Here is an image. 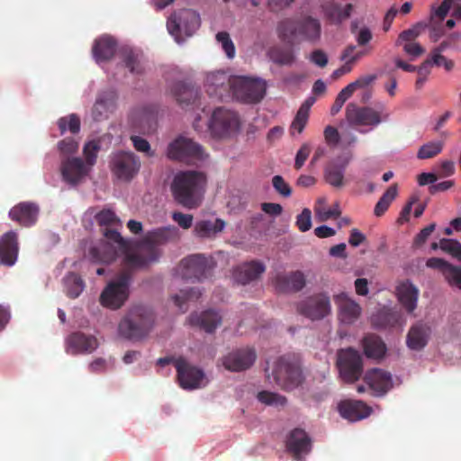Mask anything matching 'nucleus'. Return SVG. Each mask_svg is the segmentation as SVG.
I'll return each mask as SVG.
<instances>
[{
  "instance_id": "obj_39",
  "label": "nucleus",
  "mask_w": 461,
  "mask_h": 461,
  "mask_svg": "<svg viewBox=\"0 0 461 461\" xmlns=\"http://www.w3.org/2000/svg\"><path fill=\"white\" fill-rule=\"evenodd\" d=\"M429 329L418 323L413 325L407 334V346L412 350H420L428 343Z\"/></svg>"
},
{
  "instance_id": "obj_36",
  "label": "nucleus",
  "mask_w": 461,
  "mask_h": 461,
  "mask_svg": "<svg viewBox=\"0 0 461 461\" xmlns=\"http://www.w3.org/2000/svg\"><path fill=\"white\" fill-rule=\"evenodd\" d=\"M321 26L318 19L307 16L299 21V39L312 43L317 42L321 38Z\"/></svg>"
},
{
  "instance_id": "obj_31",
  "label": "nucleus",
  "mask_w": 461,
  "mask_h": 461,
  "mask_svg": "<svg viewBox=\"0 0 461 461\" xmlns=\"http://www.w3.org/2000/svg\"><path fill=\"white\" fill-rule=\"evenodd\" d=\"M305 285V276L302 271L280 274L276 277V288L280 292H299Z\"/></svg>"
},
{
  "instance_id": "obj_56",
  "label": "nucleus",
  "mask_w": 461,
  "mask_h": 461,
  "mask_svg": "<svg viewBox=\"0 0 461 461\" xmlns=\"http://www.w3.org/2000/svg\"><path fill=\"white\" fill-rule=\"evenodd\" d=\"M296 226L302 232H305L312 228V212L308 208H304L296 217Z\"/></svg>"
},
{
  "instance_id": "obj_55",
  "label": "nucleus",
  "mask_w": 461,
  "mask_h": 461,
  "mask_svg": "<svg viewBox=\"0 0 461 461\" xmlns=\"http://www.w3.org/2000/svg\"><path fill=\"white\" fill-rule=\"evenodd\" d=\"M133 147L137 151L143 152L147 157L152 158L155 156V151L151 149L149 141L140 136H131Z\"/></svg>"
},
{
  "instance_id": "obj_48",
  "label": "nucleus",
  "mask_w": 461,
  "mask_h": 461,
  "mask_svg": "<svg viewBox=\"0 0 461 461\" xmlns=\"http://www.w3.org/2000/svg\"><path fill=\"white\" fill-rule=\"evenodd\" d=\"M443 141H430L422 145L418 153L417 158L420 159H428L436 157L443 149Z\"/></svg>"
},
{
  "instance_id": "obj_22",
  "label": "nucleus",
  "mask_w": 461,
  "mask_h": 461,
  "mask_svg": "<svg viewBox=\"0 0 461 461\" xmlns=\"http://www.w3.org/2000/svg\"><path fill=\"white\" fill-rule=\"evenodd\" d=\"M333 299L339 308V319L341 322L352 324L361 315L360 305L350 299L346 293L335 294Z\"/></svg>"
},
{
  "instance_id": "obj_49",
  "label": "nucleus",
  "mask_w": 461,
  "mask_h": 461,
  "mask_svg": "<svg viewBox=\"0 0 461 461\" xmlns=\"http://www.w3.org/2000/svg\"><path fill=\"white\" fill-rule=\"evenodd\" d=\"M202 293L200 290L196 288H190L188 290H181L179 294H175L172 299L174 300L175 304L183 312L185 311L184 309V305L187 301H194L197 300L201 296Z\"/></svg>"
},
{
  "instance_id": "obj_64",
  "label": "nucleus",
  "mask_w": 461,
  "mask_h": 461,
  "mask_svg": "<svg viewBox=\"0 0 461 461\" xmlns=\"http://www.w3.org/2000/svg\"><path fill=\"white\" fill-rule=\"evenodd\" d=\"M436 224L431 223L427 227L423 228L415 237L414 244L416 246H421L426 242L430 234L435 230Z\"/></svg>"
},
{
  "instance_id": "obj_57",
  "label": "nucleus",
  "mask_w": 461,
  "mask_h": 461,
  "mask_svg": "<svg viewBox=\"0 0 461 461\" xmlns=\"http://www.w3.org/2000/svg\"><path fill=\"white\" fill-rule=\"evenodd\" d=\"M431 65V60L426 59L419 68H417L416 71L418 72V78L415 83L417 89H420L423 86L427 80V77L430 73Z\"/></svg>"
},
{
  "instance_id": "obj_45",
  "label": "nucleus",
  "mask_w": 461,
  "mask_h": 461,
  "mask_svg": "<svg viewBox=\"0 0 461 461\" xmlns=\"http://www.w3.org/2000/svg\"><path fill=\"white\" fill-rule=\"evenodd\" d=\"M57 124L61 135L68 131L72 134H77L80 131L81 122L80 118L76 113H71L67 116L60 117L58 120Z\"/></svg>"
},
{
  "instance_id": "obj_1",
  "label": "nucleus",
  "mask_w": 461,
  "mask_h": 461,
  "mask_svg": "<svg viewBox=\"0 0 461 461\" xmlns=\"http://www.w3.org/2000/svg\"><path fill=\"white\" fill-rule=\"evenodd\" d=\"M105 235L119 243L121 255L122 256V268L116 279L111 281L102 292L100 303L104 307L117 310L129 298L130 285L134 271L145 267L146 262L140 255L131 251V243L117 232L107 231Z\"/></svg>"
},
{
  "instance_id": "obj_2",
  "label": "nucleus",
  "mask_w": 461,
  "mask_h": 461,
  "mask_svg": "<svg viewBox=\"0 0 461 461\" xmlns=\"http://www.w3.org/2000/svg\"><path fill=\"white\" fill-rule=\"evenodd\" d=\"M207 178L204 173L195 170L180 171L171 184L176 202L187 209L197 208L203 199Z\"/></svg>"
},
{
  "instance_id": "obj_11",
  "label": "nucleus",
  "mask_w": 461,
  "mask_h": 461,
  "mask_svg": "<svg viewBox=\"0 0 461 461\" xmlns=\"http://www.w3.org/2000/svg\"><path fill=\"white\" fill-rule=\"evenodd\" d=\"M240 128V119L236 113L221 107L216 108L209 121L211 133L216 138H225L235 134Z\"/></svg>"
},
{
  "instance_id": "obj_18",
  "label": "nucleus",
  "mask_w": 461,
  "mask_h": 461,
  "mask_svg": "<svg viewBox=\"0 0 461 461\" xmlns=\"http://www.w3.org/2000/svg\"><path fill=\"white\" fill-rule=\"evenodd\" d=\"M91 168L80 158H66L61 160L60 172L63 180L70 185L81 183L90 173Z\"/></svg>"
},
{
  "instance_id": "obj_38",
  "label": "nucleus",
  "mask_w": 461,
  "mask_h": 461,
  "mask_svg": "<svg viewBox=\"0 0 461 461\" xmlns=\"http://www.w3.org/2000/svg\"><path fill=\"white\" fill-rule=\"evenodd\" d=\"M364 353L368 358H383L386 352V346L382 339L376 335L369 334L362 340Z\"/></svg>"
},
{
  "instance_id": "obj_41",
  "label": "nucleus",
  "mask_w": 461,
  "mask_h": 461,
  "mask_svg": "<svg viewBox=\"0 0 461 461\" xmlns=\"http://www.w3.org/2000/svg\"><path fill=\"white\" fill-rule=\"evenodd\" d=\"M125 67L131 73L140 75L144 71L143 56L131 49H125L122 52Z\"/></svg>"
},
{
  "instance_id": "obj_24",
  "label": "nucleus",
  "mask_w": 461,
  "mask_h": 461,
  "mask_svg": "<svg viewBox=\"0 0 461 461\" xmlns=\"http://www.w3.org/2000/svg\"><path fill=\"white\" fill-rule=\"evenodd\" d=\"M19 243L16 232L11 230L0 239V262L6 267L14 266L18 258Z\"/></svg>"
},
{
  "instance_id": "obj_34",
  "label": "nucleus",
  "mask_w": 461,
  "mask_h": 461,
  "mask_svg": "<svg viewBox=\"0 0 461 461\" xmlns=\"http://www.w3.org/2000/svg\"><path fill=\"white\" fill-rule=\"evenodd\" d=\"M117 49L116 41L110 36H103L95 40L93 46V55L96 62H103L111 59Z\"/></svg>"
},
{
  "instance_id": "obj_28",
  "label": "nucleus",
  "mask_w": 461,
  "mask_h": 461,
  "mask_svg": "<svg viewBox=\"0 0 461 461\" xmlns=\"http://www.w3.org/2000/svg\"><path fill=\"white\" fill-rule=\"evenodd\" d=\"M170 95L183 107L195 103L199 97V90L191 84L182 81L173 83L169 87Z\"/></svg>"
},
{
  "instance_id": "obj_25",
  "label": "nucleus",
  "mask_w": 461,
  "mask_h": 461,
  "mask_svg": "<svg viewBox=\"0 0 461 461\" xmlns=\"http://www.w3.org/2000/svg\"><path fill=\"white\" fill-rule=\"evenodd\" d=\"M338 410L343 418L350 421L363 420L372 412L371 407L358 400H344L339 403Z\"/></svg>"
},
{
  "instance_id": "obj_19",
  "label": "nucleus",
  "mask_w": 461,
  "mask_h": 461,
  "mask_svg": "<svg viewBox=\"0 0 461 461\" xmlns=\"http://www.w3.org/2000/svg\"><path fill=\"white\" fill-rule=\"evenodd\" d=\"M346 119L351 126H375L381 122L377 112L370 107H360L354 103L347 105Z\"/></svg>"
},
{
  "instance_id": "obj_33",
  "label": "nucleus",
  "mask_w": 461,
  "mask_h": 461,
  "mask_svg": "<svg viewBox=\"0 0 461 461\" xmlns=\"http://www.w3.org/2000/svg\"><path fill=\"white\" fill-rule=\"evenodd\" d=\"M188 321L192 326H197L212 333L221 323V316L215 311L207 310L201 313H192Z\"/></svg>"
},
{
  "instance_id": "obj_44",
  "label": "nucleus",
  "mask_w": 461,
  "mask_h": 461,
  "mask_svg": "<svg viewBox=\"0 0 461 461\" xmlns=\"http://www.w3.org/2000/svg\"><path fill=\"white\" fill-rule=\"evenodd\" d=\"M67 294L70 298H77L83 292L85 285L82 278L75 274L69 273L64 279Z\"/></svg>"
},
{
  "instance_id": "obj_58",
  "label": "nucleus",
  "mask_w": 461,
  "mask_h": 461,
  "mask_svg": "<svg viewBox=\"0 0 461 461\" xmlns=\"http://www.w3.org/2000/svg\"><path fill=\"white\" fill-rule=\"evenodd\" d=\"M272 184L275 190L284 197H289L292 194L290 185L281 176H275L272 178Z\"/></svg>"
},
{
  "instance_id": "obj_27",
  "label": "nucleus",
  "mask_w": 461,
  "mask_h": 461,
  "mask_svg": "<svg viewBox=\"0 0 461 461\" xmlns=\"http://www.w3.org/2000/svg\"><path fill=\"white\" fill-rule=\"evenodd\" d=\"M321 8L325 19L330 23L339 25L350 17L353 5L347 4L342 7L340 4L334 1H322Z\"/></svg>"
},
{
  "instance_id": "obj_3",
  "label": "nucleus",
  "mask_w": 461,
  "mask_h": 461,
  "mask_svg": "<svg viewBox=\"0 0 461 461\" xmlns=\"http://www.w3.org/2000/svg\"><path fill=\"white\" fill-rule=\"evenodd\" d=\"M268 380L273 378L274 383L285 392H292L303 385L305 376L302 367V360L298 355L285 354L279 357L273 365L271 373L266 368Z\"/></svg>"
},
{
  "instance_id": "obj_30",
  "label": "nucleus",
  "mask_w": 461,
  "mask_h": 461,
  "mask_svg": "<svg viewBox=\"0 0 461 461\" xmlns=\"http://www.w3.org/2000/svg\"><path fill=\"white\" fill-rule=\"evenodd\" d=\"M265 270L266 267L259 261L246 262L235 268L233 278L239 284L247 285L257 280Z\"/></svg>"
},
{
  "instance_id": "obj_14",
  "label": "nucleus",
  "mask_w": 461,
  "mask_h": 461,
  "mask_svg": "<svg viewBox=\"0 0 461 461\" xmlns=\"http://www.w3.org/2000/svg\"><path fill=\"white\" fill-rule=\"evenodd\" d=\"M210 261L201 254H194L183 258L177 267V275L183 279L201 281L210 276Z\"/></svg>"
},
{
  "instance_id": "obj_7",
  "label": "nucleus",
  "mask_w": 461,
  "mask_h": 461,
  "mask_svg": "<svg viewBox=\"0 0 461 461\" xmlns=\"http://www.w3.org/2000/svg\"><path fill=\"white\" fill-rule=\"evenodd\" d=\"M167 157L173 161L196 165L199 162H203L208 158V154L202 145L190 138L180 135L168 144Z\"/></svg>"
},
{
  "instance_id": "obj_32",
  "label": "nucleus",
  "mask_w": 461,
  "mask_h": 461,
  "mask_svg": "<svg viewBox=\"0 0 461 461\" xmlns=\"http://www.w3.org/2000/svg\"><path fill=\"white\" fill-rule=\"evenodd\" d=\"M226 226V222L217 218L214 221H197L194 226L193 233L195 237L203 240H212L221 233Z\"/></svg>"
},
{
  "instance_id": "obj_42",
  "label": "nucleus",
  "mask_w": 461,
  "mask_h": 461,
  "mask_svg": "<svg viewBox=\"0 0 461 461\" xmlns=\"http://www.w3.org/2000/svg\"><path fill=\"white\" fill-rule=\"evenodd\" d=\"M270 59L281 66H290L295 60V55L291 48L276 47L269 51Z\"/></svg>"
},
{
  "instance_id": "obj_6",
  "label": "nucleus",
  "mask_w": 461,
  "mask_h": 461,
  "mask_svg": "<svg viewBox=\"0 0 461 461\" xmlns=\"http://www.w3.org/2000/svg\"><path fill=\"white\" fill-rule=\"evenodd\" d=\"M178 238V230L175 226H167L158 228L156 230L148 231L143 239L138 242L137 249L138 252L134 251V242L130 240H126L131 243V251L134 254L140 255L145 259L146 266L156 261L159 257L158 246L163 245L167 242L172 241Z\"/></svg>"
},
{
  "instance_id": "obj_61",
  "label": "nucleus",
  "mask_w": 461,
  "mask_h": 461,
  "mask_svg": "<svg viewBox=\"0 0 461 461\" xmlns=\"http://www.w3.org/2000/svg\"><path fill=\"white\" fill-rule=\"evenodd\" d=\"M172 219L184 230H188L193 225V215L183 213L181 212H174L172 213Z\"/></svg>"
},
{
  "instance_id": "obj_63",
  "label": "nucleus",
  "mask_w": 461,
  "mask_h": 461,
  "mask_svg": "<svg viewBox=\"0 0 461 461\" xmlns=\"http://www.w3.org/2000/svg\"><path fill=\"white\" fill-rule=\"evenodd\" d=\"M310 61L320 68H324L328 64V56L322 50H315L311 53Z\"/></svg>"
},
{
  "instance_id": "obj_20",
  "label": "nucleus",
  "mask_w": 461,
  "mask_h": 461,
  "mask_svg": "<svg viewBox=\"0 0 461 461\" xmlns=\"http://www.w3.org/2000/svg\"><path fill=\"white\" fill-rule=\"evenodd\" d=\"M257 357L253 348H241L229 353L222 358L224 367L232 372H240L249 368Z\"/></svg>"
},
{
  "instance_id": "obj_37",
  "label": "nucleus",
  "mask_w": 461,
  "mask_h": 461,
  "mask_svg": "<svg viewBox=\"0 0 461 461\" xmlns=\"http://www.w3.org/2000/svg\"><path fill=\"white\" fill-rule=\"evenodd\" d=\"M347 162L333 160L327 164L324 169L325 181L333 187L340 188L344 185V172Z\"/></svg>"
},
{
  "instance_id": "obj_59",
  "label": "nucleus",
  "mask_w": 461,
  "mask_h": 461,
  "mask_svg": "<svg viewBox=\"0 0 461 461\" xmlns=\"http://www.w3.org/2000/svg\"><path fill=\"white\" fill-rule=\"evenodd\" d=\"M309 115L303 113V112H297L290 127V131L293 134L294 131L302 133L308 122Z\"/></svg>"
},
{
  "instance_id": "obj_52",
  "label": "nucleus",
  "mask_w": 461,
  "mask_h": 461,
  "mask_svg": "<svg viewBox=\"0 0 461 461\" xmlns=\"http://www.w3.org/2000/svg\"><path fill=\"white\" fill-rule=\"evenodd\" d=\"M216 41L221 45L229 59H232L235 56V46L227 32H218L216 34Z\"/></svg>"
},
{
  "instance_id": "obj_35",
  "label": "nucleus",
  "mask_w": 461,
  "mask_h": 461,
  "mask_svg": "<svg viewBox=\"0 0 461 461\" xmlns=\"http://www.w3.org/2000/svg\"><path fill=\"white\" fill-rule=\"evenodd\" d=\"M397 296L408 312L411 313L416 309L419 290L410 281H404L397 286Z\"/></svg>"
},
{
  "instance_id": "obj_16",
  "label": "nucleus",
  "mask_w": 461,
  "mask_h": 461,
  "mask_svg": "<svg viewBox=\"0 0 461 461\" xmlns=\"http://www.w3.org/2000/svg\"><path fill=\"white\" fill-rule=\"evenodd\" d=\"M179 385L183 389L194 390L201 387L204 379L202 369L189 364L185 358L180 357L175 361Z\"/></svg>"
},
{
  "instance_id": "obj_60",
  "label": "nucleus",
  "mask_w": 461,
  "mask_h": 461,
  "mask_svg": "<svg viewBox=\"0 0 461 461\" xmlns=\"http://www.w3.org/2000/svg\"><path fill=\"white\" fill-rule=\"evenodd\" d=\"M311 153V146L308 143H304L301 146L299 150L296 153L295 160H294V168L299 170L304 165L307 160L309 155Z\"/></svg>"
},
{
  "instance_id": "obj_4",
  "label": "nucleus",
  "mask_w": 461,
  "mask_h": 461,
  "mask_svg": "<svg viewBox=\"0 0 461 461\" xmlns=\"http://www.w3.org/2000/svg\"><path fill=\"white\" fill-rule=\"evenodd\" d=\"M97 223L102 228L103 235L108 240L106 243H103L98 247H94L90 249L89 255L91 260L95 263H105L109 264L116 259L117 257L122 256L120 251L119 243L108 238L105 233L107 231L117 232L120 236V232L116 230V227L121 226L120 219L110 209H104L95 215Z\"/></svg>"
},
{
  "instance_id": "obj_29",
  "label": "nucleus",
  "mask_w": 461,
  "mask_h": 461,
  "mask_svg": "<svg viewBox=\"0 0 461 461\" xmlns=\"http://www.w3.org/2000/svg\"><path fill=\"white\" fill-rule=\"evenodd\" d=\"M115 100L116 95L112 90L100 93L92 108L93 119L96 122L107 119L109 113L115 108Z\"/></svg>"
},
{
  "instance_id": "obj_53",
  "label": "nucleus",
  "mask_w": 461,
  "mask_h": 461,
  "mask_svg": "<svg viewBox=\"0 0 461 461\" xmlns=\"http://www.w3.org/2000/svg\"><path fill=\"white\" fill-rule=\"evenodd\" d=\"M445 279L451 286H456L461 289V268L450 265L445 272Z\"/></svg>"
},
{
  "instance_id": "obj_50",
  "label": "nucleus",
  "mask_w": 461,
  "mask_h": 461,
  "mask_svg": "<svg viewBox=\"0 0 461 461\" xmlns=\"http://www.w3.org/2000/svg\"><path fill=\"white\" fill-rule=\"evenodd\" d=\"M101 149V145L98 140H90L86 142L83 148V154L86 159L85 164L89 166L92 169L96 162L97 154Z\"/></svg>"
},
{
  "instance_id": "obj_43",
  "label": "nucleus",
  "mask_w": 461,
  "mask_h": 461,
  "mask_svg": "<svg viewBox=\"0 0 461 461\" xmlns=\"http://www.w3.org/2000/svg\"><path fill=\"white\" fill-rule=\"evenodd\" d=\"M278 33L284 41H293L299 39V21L295 22L291 19L282 21L278 24Z\"/></svg>"
},
{
  "instance_id": "obj_15",
  "label": "nucleus",
  "mask_w": 461,
  "mask_h": 461,
  "mask_svg": "<svg viewBox=\"0 0 461 461\" xmlns=\"http://www.w3.org/2000/svg\"><path fill=\"white\" fill-rule=\"evenodd\" d=\"M236 77L221 70L208 73L205 79L208 95L221 101L232 99L233 83Z\"/></svg>"
},
{
  "instance_id": "obj_51",
  "label": "nucleus",
  "mask_w": 461,
  "mask_h": 461,
  "mask_svg": "<svg viewBox=\"0 0 461 461\" xmlns=\"http://www.w3.org/2000/svg\"><path fill=\"white\" fill-rule=\"evenodd\" d=\"M440 249L452 257L461 260V243L455 240L442 239L439 241Z\"/></svg>"
},
{
  "instance_id": "obj_62",
  "label": "nucleus",
  "mask_w": 461,
  "mask_h": 461,
  "mask_svg": "<svg viewBox=\"0 0 461 461\" xmlns=\"http://www.w3.org/2000/svg\"><path fill=\"white\" fill-rule=\"evenodd\" d=\"M431 64H434L438 67H444L447 71H451L454 68V62L450 59H447L445 56L434 52L431 57Z\"/></svg>"
},
{
  "instance_id": "obj_10",
  "label": "nucleus",
  "mask_w": 461,
  "mask_h": 461,
  "mask_svg": "<svg viewBox=\"0 0 461 461\" xmlns=\"http://www.w3.org/2000/svg\"><path fill=\"white\" fill-rule=\"evenodd\" d=\"M296 310L312 321L322 320L331 312L330 295L324 292L313 294L299 302Z\"/></svg>"
},
{
  "instance_id": "obj_47",
  "label": "nucleus",
  "mask_w": 461,
  "mask_h": 461,
  "mask_svg": "<svg viewBox=\"0 0 461 461\" xmlns=\"http://www.w3.org/2000/svg\"><path fill=\"white\" fill-rule=\"evenodd\" d=\"M257 399L265 405L276 408L285 407L287 404V398L285 396L266 390L259 392L257 395Z\"/></svg>"
},
{
  "instance_id": "obj_13",
  "label": "nucleus",
  "mask_w": 461,
  "mask_h": 461,
  "mask_svg": "<svg viewBox=\"0 0 461 461\" xmlns=\"http://www.w3.org/2000/svg\"><path fill=\"white\" fill-rule=\"evenodd\" d=\"M140 168V160L132 152L118 151L112 157V173L122 181H131L139 173Z\"/></svg>"
},
{
  "instance_id": "obj_46",
  "label": "nucleus",
  "mask_w": 461,
  "mask_h": 461,
  "mask_svg": "<svg viewBox=\"0 0 461 461\" xmlns=\"http://www.w3.org/2000/svg\"><path fill=\"white\" fill-rule=\"evenodd\" d=\"M397 196V185L393 184L385 191V193L382 195L379 201L376 203L374 213L380 217L382 216L389 208L391 203Z\"/></svg>"
},
{
  "instance_id": "obj_8",
  "label": "nucleus",
  "mask_w": 461,
  "mask_h": 461,
  "mask_svg": "<svg viewBox=\"0 0 461 461\" xmlns=\"http://www.w3.org/2000/svg\"><path fill=\"white\" fill-rule=\"evenodd\" d=\"M233 84L232 99L246 104H257L266 95V82L261 79L237 76Z\"/></svg>"
},
{
  "instance_id": "obj_40",
  "label": "nucleus",
  "mask_w": 461,
  "mask_h": 461,
  "mask_svg": "<svg viewBox=\"0 0 461 461\" xmlns=\"http://www.w3.org/2000/svg\"><path fill=\"white\" fill-rule=\"evenodd\" d=\"M400 321V314L391 309H381L371 317V323L376 329L395 327Z\"/></svg>"
},
{
  "instance_id": "obj_12",
  "label": "nucleus",
  "mask_w": 461,
  "mask_h": 461,
  "mask_svg": "<svg viewBox=\"0 0 461 461\" xmlns=\"http://www.w3.org/2000/svg\"><path fill=\"white\" fill-rule=\"evenodd\" d=\"M199 14L191 9H183L174 13L167 20V26L170 34L177 40L182 33L191 36L200 27Z\"/></svg>"
},
{
  "instance_id": "obj_5",
  "label": "nucleus",
  "mask_w": 461,
  "mask_h": 461,
  "mask_svg": "<svg viewBox=\"0 0 461 461\" xmlns=\"http://www.w3.org/2000/svg\"><path fill=\"white\" fill-rule=\"evenodd\" d=\"M154 321V313L149 308L142 305L134 306L120 321L119 334L128 339H141L150 332Z\"/></svg>"
},
{
  "instance_id": "obj_54",
  "label": "nucleus",
  "mask_w": 461,
  "mask_h": 461,
  "mask_svg": "<svg viewBox=\"0 0 461 461\" xmlns=\"http://www.w3.org/2000/svg\"><path fill=\"white\" fill-rule=\"evenodd\" d=\"M58 149L61 155L69 156L78 149V142L74 138H66L58 143Z\"/></svg>"
},
{
  "instance_id": "obj_26",
  "label": "nucleus",
  "mask_w": 461,
  "mask_h": 461,
  "mask_svg": "<svg viewBox=\"0 0 461 461\" xmlns=\"http://www.w3.org/2000/svg\"><path fill=\"white\" fill-rule=\"evenodd\" d=\"M67 350L71 354L91 353L98 346L97 339L91 335L77 331L70 334L67 339Z\"/></svg>"
},
{
  "instance_id": "obj_17",
  "label": "nucleus",
  "mask_w": 461,
  "mask_h": 461,
  "mask_svg": "<svg viewBox=\"0 0 461 461\" xmlns=\"http://www.w3.org/2000/svg\"><path fill=\"white\" fill-rule=\"evenodd\" d=\"M285 447L295 460L303 461L312 450V439L304 429L296 428L287 435Z\"/></svg>"
},
{
  "instance_id": "obj_9",
  "label": "nucleus",
  "mask_w": 461,
  "mask_h": 461,
  "mask_svg": "<svg viewBox=\"0 0 461 461\" xmlns=\"http://www.w3.org/2000/svg\"><path fill=\"white\" fill-rule=\"evenodd\" d=\"M337 366L339 375L345 383L353 384L363 374L362 356L351 348L339 351Z\"/></svg>"
},
{
  "instance_id": "obj_21",
  "label": "nucleus",
  "mask_w": 461,
  "mask_h": 461,
  "mask_svg": "<svg viewBox=\"0 0 461 461\" xmlns=\"http://www.w3.org/2000/svg\"><path fill=\"white\" fill-rule=\"evenodd\" d=\"M364 381L375 396H383L393 387L391 374L380 368L368 370Z\"/></svg>"
},
{
  "instance_id": "obj_23",
  "label": "nucleus",
  "mask_w": 461,
  "mask_h": 461,
  "mask_svg": "<svg viewBox=\"0 0 461 461\" xmlns=\"http://www.w3.org/2000/svg\"><path fill=\"white\" fill-rule=\"evenodd\" d=\"M39 211V206L36 203L22 202L10 210L9 217L22 226L30 227L36 223Z\"/></svg>"
}]
</instances>
